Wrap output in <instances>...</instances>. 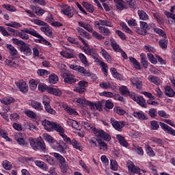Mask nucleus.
<instances>
[{
	"instance_id": "a19ab883",
	"label": "nucleus",
	"mask_w": 175,
	"mask_h": 175,
	"mask_svg": "<svg viewBox=\"0 0 175 175\" xmlns=\"http://www.w3.org/2000/svg\"><path fill=\"white\" fill-rule=\"evenodd\" d=\"M129 59L135 69H137V70H140V63H139L135 57H129Z\"/></svg>"
},
{
	"instance_id": "a211bd4d",
	"label": "nucleus",
	"mask_w": 175,
	"mask_h": 175,
	"mask_svg": "<svg viewBox=\"0 0 175 175\" xmlns=\"http://www.w3.org/2000/svg\"><path fill=\"white\" fill-rule=\"evenodd\" d=\"M67 51H60V55L64 58H75V51L73 49H70V48H66Z\"/></svg>"
},
{
	"instance_id": "49530a36",
	"label": "nucleus",
	"mask_w": 175,
	"mask_h": 175,
	"mask_svg": "<svg viewBox=\"0 0 175 175\" xmlns=\"http://www.w3.org/2000/svg\"><path fill=\"white\" fill-rule=\"evenodd\" d=\"M168 43L169 40L165 39H162L159 41V45L162 50H166L167 49Z\"/></svg>"
},
{
	"instance_id": "5701e85b",
	"label": "nucleus",
	"mask_w": 175,
	"mask_h": 175,
	"mask_svg": "<svg viewBox=\"0 0 175 175\" xmlns=\"http://www.w3.org/2000/svg\"><path fill=\"white\" fill-rule=\"evenodd\" d=\"M31 106L37 111H43L44 110L43 105H42V103L35 100H31Z\"/></svg>"
},
{
	"instance_id": "423d86ee",
	"label": "nucleus",
	"mask_w": 175,
	"mask_h": 175,
	"mask_svg": "<svg viewBox=\"0 0 175 175\" xmlns=\"http://www.w3.org/2000/svg\"><path fill=\"white\" fill-rule=\"evenodd\" d=\"M53 157L57 159L59 163V166L63 173H66L68 172V169H69V166L68 165V163L62 155L59 153L54 152Z\"/></svg>"
},
{
	"instance_id": "680f3d73",
	"label": "nucleus",
	"mask_w": 175,
	"mask_h": 175,
	"mask_svg": "<svg viewBox=\"0 0 175 175\" xmlns=\"http://www.w3.org/2000/svg\"><path fill=\"white\" fill-rule=\"evenodd\" d=\"M77 32L81 36H83V38H87L88 36V33L85 31L83 29H81V27L77 28Z\"/></svg>"
},
{
	"instance_id": "9d476101",
	"label": "nucleus",
	"mask_w": 175,
	"mask_h": 175,
	"mask_svg": "<svg viewBox=\"0 0 175 175\" xmlns=\"http://www.w3.org/2000/svg\"><path fill=\"white\" fill-rule=\"evenodd\" d=\"M127 166H128L129 174H131V175H135V174L142 175V173L140 172H142V170H140V168L139 167L135 165L133 162L129 161L127 163Z\"/></svg>"
},
{
	"instance_id": "39448f33",
	"label": "nucleus",
	"mask_w": 175,
	"mask_h": 175,
	"mask_svg": "<svg viewBox=\"0 0 175 175\" xmlns=\"http://www.w3.org/2000/svg\"><path fill=\"white\" fill-rule=\"evenodd\" d=\"M79 27L81 28H84L88 32H92V36L98 40H102L103 39V36H102L99 33L96 31H94V28L90 24L87 23V22L79 21L78 23Z\"/></svg>"
},
{
	"instance_id": "b1692460",
	"label": "nucleus",
	"mask_w": 175,
	"mask_h": 175,
	"mask_svg": "<svg viewBox=\"0 0 175 175\" xmlns=\"http://www.w3.org/2000/svg\"><path fill=\"white\" fill-rule=\"evenodd\" d=\"M16 85L19 88L21 92H23V94L28 92V85H27L25 81L18 82L16 83Z\"/></svg>"
},
{
	"instance_id": "774afa93",
	"label": "nucleus",
	"mask_w": 175,
	"mask_h": 175,
	"mask_svg": "<svg viewBox=\"0 0 175 175\" xmlns=\"http://www.w3.org/2000/svg\"><path fill=\"white\" fill-rule=\"evenodd\" d=\"M147 56L150 62H151V64H153L154 65L157 64V61L155 57H154V55H152V53H148Z\"/></svg>"
},
{
	"instance_id": "4d7b16f0",
	"label": "nucleus",
	"mask_w": 175,
	"mask_h": 175,
	"mask_svg": "<svg viewBox=\"0 0 175 175\" xmlns=\"http://www.w3.org/2000/svg\"><path fill=\"white\" fill-rule=\"evenodd\" d=\"M83 6L85 8L86 10L89 12L90 13H94V5L87 3V2H83Z\"/></svg>"
},
{
	"instance_id": "393cba45",
	"label": "nucleus",
	"mask_w": 175,
	"mask_h": 175,
	"mask_svg": "<svg viewBox=\"0 0 175 175\" xmlns=\"http://www.w3.org/2000/svg\"><path fill=\"white\" fill-rule=\"evenodd\" d=\"M81 124L83 126H84V128L87 129V131H89L90 132H93V133L94 134L95 131H98V129L94 127V124L88 122V121H83L81 122Z\"/></svg>"
},
{
	"instance_id": "6e6552de",
	"label": "nucleus",
	"mask_w": 175,
	"mask_h": 175,
	"mask_svg": "<svg viewBox=\"0 0 175 175\" xmlns=\"http://www.w3.org/2000/svg\"><path fill=\"white\" fill-rule=\"evenodd\" d=\"M64 142L66 143V144L72 146L73 148L77 150L78 151H83L84 148L83 145H81V143L79 142V141L75 138L70 139V137H68V138Z\"/></svg>"
},
{
	"instance_id": "cd10ccee",
	"label": "nucleus",
	"mask_w": 175,
	"mask_h": 175,
	"mask_svg": "<svg viewBox=\"0 0 175 175\" xmlns=\"http://www.w3.org/2000/svg\"><path fill=\"white\" fill-rule=\"evenodd\" d=\"M48 92L55 96H61V95H62V90L55 88H49L48 89Z\"/></svg>"
},
{
	"instance_id": "de8ad7c7",
	"label": "nucleus",
	"mask_w": 175,
	"mask_h": 175,
	"mask_svg": "<svg viewBox=\"0 0 175 175\" xmlns=\"http://www.w3.org/2000/svg\"><path fill=\"white\" fill-rule=\"evenodd\" d=\"M44 109L46 111V113H49V114H52V116H55L57 114V111L54 110L50 104H48L46 105H44Z\"/></svg>"
},
{
	"instance_id": "a18cd8bd",
	"label": "nucleus",
	"mask_w": 175,
	"mask_h": 175,
	"mask_svg": "<svg viewBox=\"0 0 175 175\" xmlns=\"http://www.w3.org/2000/svg\"><path fill=\"white\" fill-rule=\"evenodd\" d=\"M113 111L116 114H118V116H125V114H126V111L121 107H116Z\"/></svg>"
},
{
	"instance_id": "4be33fe9",
	"label": "nucleus",
	"mask_w": 175,
	"mask_h": 175,
	"mask_svg": "<svg viewBox=\"0 0 175 175\" xmlns=\"http://www.w3.org/2000/svg\"><path fill=\"white\" fill-rule=\"evenodd\" d=\"M160 126L163 129V131H165V132L169 133V135H172V136H175V130L167 124L163 122H160Z\"/></svg>"
},
{
	"instance_id": "864d4df0",
	"label": "nucleus",
	"mask_w": 175,
	"mask_h": 175,
	"mask_svg": "<svg viewBox=\"0 0 175 175\" xmlns=\"http://www.w3.org/2000/svg\"><path fill=\"white\" fill-rule=\"evenodd\" d=\"M49 80L50 84H57L58 82V76L55 74L51 75L49 76Z\"/></svg>"
},
{
	"instance_id": "c85d7f7f",
	"label": "nucleus",
	"mask_w": 175,
	"mask_h": 175,
	"mask_svg": "<svg viewBox=\"0 0 175 175\" xmlns=\"http://www.w3.org/2000/svg\"><path fill=\"white\" fill-rule=\"evenodd\" d=\"M6 48L10 51V54L12 55V57H17L18 55V52L17 51V49L14 48L12 44H7Z\"/></svg>"
},
{
	"instance_id": "338daca9",
	"label": "nucleus",
	"mask_w": 175,
	"mask_h": 175,
	"mask_svg": "<svg viewBox=\"0 0 175 175\" xmlns=\"http://www.w3.org/2000/svg\"><path fill=\"white\" fill-rule=\"evenodd\" d=\"M134 151L137 152L138 155L143 156L144 155V151L143 150V148L139 146H134Z\"/></svg>"
},
{
	"instance_id": "052dcab7",
	"label": "nucleus",
	"mask_w": 175,
	"mask_h": 175,
	"mask_svg": "<svg viewBox=\"0 0 175 175\" xmlns=\"http://www.w3.org/2000/svg\"><path fill=\"white\" fill-rule=\"evenodd\" d=\"M150 128L152 131H158L159 129V124L157 120H152L150 122Z\"/></svg>"
},
{
	"instance_id": "79ce46f5",
	"label": "nucleus",
	"mask_w": 175,
	"mask_h": 175,
	"mask_svg": "<svg viewBox=\"0 0 175 175\" xmlns=\"http://www.w3.org/2000/svg\"><path fill=\"white\" fill-rule=\"evenodd\" d=\"M116 3V8L118 10H124L125 9V4L122 0H113Z\"/></svg>"
},
{
	"instance_id": "bb28decb",
	"label": "nucleus",
	"mask_w": 175,
	"mask_h": 175,
	"mask_svg": "<svg viewBox=\"0 0 175 175\" xmlns=\"http://www.w3.org/2000/svg\"><path fill=\"white\" fill-rule=\"evenodd\" d=\"M139 25L141 29H143V31L141 32V35H146L147 31L150 29V25L145 21H139Z\"/></svg>"
},
{
	"instance_id": "0eeeda50",
	"label": "nucleus",
	"mask_w": 175,
	"mask_h": 175,
	"mask_svg": "<svg viewBox=\"0 0 175 175\" xmlns=\"http://www.w3.org/2000/svg\"><path fill=\"white\" fill-rule=\"evenodd\" d=\"M70 68L73 70L79 72V73H81L82 76H86L87 77H91L92 76V74L91 72H90V70H86L85 68H84V67L81 66H79L77 64H70Z\"/></svg>"
},
{
	"instance_id": "0e129e2a",
	"label": "nucleus",
	"mask_w": 175,
	"mask_h": 175,
	"mask_svg": "<svg viewBox=\"0 0 175 175\" xmlns=\"http://www.w3.org/2000/svg\"><path fill=\"white\" fill-rule=\"evenodd\" d=\"M120 27H122L123 31H125L127 33L132 35L133 32L131 31V30H130L129 27H128V25H126L125 23L121 22Z\"/></svg>"
},
{
	"instance_id": "f8f14e48",
	"label": "nucleus",
	"mask_w": 175,
	"mask_h": 175,
	"mask_svg": "<svg viewBox=\"0 0 175 175\" xmlns=\"http://www.w3.org/2000/svg\"><path fill=\"white\" fill-rule=\"evenodd\" d=\"M94 135L97 137L103 139V140H105V142H110V140H111V136L110 134L106 133L103 130L97 129V131H94Z\"/></svg>"
},
{
	"instance_id": "4c0bfd02",
	"label": "nucleus",
	"mask_w": 175,
	"mask_h": 175,
	"mask_svg": "<svg viewBox=\"0 0 175 175\" xmlns=\"http://www.w3.org/2000/svg\"><path fill=\"white\" fill-rule=\"evenodd\" d=\"M34 163L35 165H36V166L40 167V169H42V170H44L45 172H47V170H49V167H47V165L43 161H35Z\"/></svg>"
},
{
	"instance_id": "2eb2a0df",
	"label": "nucleus",
	"mask_w": 175,
	"mask_h": 175,
	"mask_svg": "<svg viewBox=\"0 0 175 175\" xmlns=\"http://www.w3.org/2000/svg\"><path fill=\"white\" fill-rule=\"evenodd\" d=\"M130 81L134 87H136L137 90H142L143 87V81H142V79L137 77H132L130 79Z\"/></svg>"
},
{
	"instance_id": "1a4fd4ad",
	"label": "nucleus",
	"mask_w": 175,
	"mask_h": 175,
	"mask_svg": "<svg viewBox=\"0 0 175 175\" xmlns=\"http://www.w3.org/2000/svg\"><path fill=\"white\" fill-rule=\"evenodd\" d=\"M55 144L53 145V148L55 151L60 152V154H65L66 152V143L62 140H59L55 142Z\"/></svg>"
},
{
	"instance_id": "aec40b11",
	"label": "nucleus",
	"mask_w": 175,
	"mask_h": 175,
	"mask_svg": "<svg viewBox=\"0 0 175 175\" xmlns=\"http://www.w3.org/2000/svg\"><path fill=\"white\" fill-rule=\"evenodd\" d=\"M62 13L63 14H64V16H67L68 17H69L70 18H72L74 16V12H75V9H73V8H70L68 5H66L63 10H62Z\"/></svg>"
},
{
	"instance_id": "13d9d810",
	"label": "nucleus",
	"mask_w": 175,
	"mask_h": 175,
	"mask_svg": "<svg viewBox=\"0 0 175 175\" xmlns=\"http://www.w3.org/2000/svg\"><path fill=\"white\" fill-rule=\"evenodd\" d=\"M110 169L114 172H117L118 170V163L116 160H111Z\"/></svg>"
},
{
	"instance_id": "bf43d9fd",
	"label": "nucleus",
	"mask_w": 175,
	"mask_h": 175,
	"mask_svg": "<svg viewBox=\"0 0 175 175\" xmlns=\"http://www.w3.org/2000/svg\"><path fill=\"white\" fill-rule=\"evenodd\" d=\"M2 166L5 170H10L12 169V165L10 162H9L8 160L3 161L2 163Z\"/></svg>"
},
{
	"instance_id": "c03bdc74",
	"label": "nucleus",
	"mask_w": 175,
	"mask_h": 175,
	"mask_svg": "<svg viewBox=\"0 0 175 175\" xmlns=\"http://www.w3.org/2000/svg\"><path fill=\"white\" fill-rule=\"evenodd\" d=\"M111 46L113 50H114V51H117L118 53H120L122 50L121 48H120V45H118L117 42H116L114 40H111Z\"/></svg>"
},
{
	"instance_id": "f257e3e1",
	"label": "nucleus",
	"mask_w": 175,
	"mask_h": 175,
	"mask_svg": "<svg viewBox=\"0 0 175 175\" xmlns=\"http://www.w3.org/2000/svg\"><path fill=\"white\" fill-rule=\"evenodd\" d=\"M27 33H29V35L34 36L35 38H38V39H39V42L42 43V44H45V46L51 47V43L44 39L43 36L39 34V33L33 28H24L21 29V31L18 33V37L21 38V39H23V40H28V39H29V36Z\"/></svg>"
},
{
	"instance_id": "7ed1b4c3",
	"label": "nucleus",
	"mask_w": 175,
	"mask_h": 175,
	"mask_svg": "<svg viewBox=\"0 0 175 175\" xmlns=\"http://www.w3.org/2000/svg\"><path fill=\"white\" fill-rule=\"evenodd\" d=\"M30 147H31L32 150L34 151H43V152H46L47 151V147L46 146V144L43 139L38 140L33 138L29 139Z\"/></svg>"
},
{
	"instance_id": "69168bd1",
	"label": "nucleus",
	"mask_w": 175,
	"mask_h": 175,
	"mask_svg": "<svg viewBox=\"0 0 175 175\" xmlns=\"http://www.w3.org/2000/svg\"><path fill=\"white\" fill-rule=\"evenodd\" d=\"M38 90H40L41 92H44L45 91H46L48 92V90H49V88H50V87H48L44 83H40L38 85Z\"/></svg>"
},
{
	"instance_id": "5fc2aeb1",
	"label": "nucleus",
	"mask_w": 175,
	"mask_h": 175,
	"mask_svg": "<svg viewBox=\"0 0 175 175\" xmlns=\"http://www.w3.org/2000/svg\"><path fill=\"white\" fill-rule=\"evenodd\" d=\"M119 91L121 95H125L126 96H128V95H129V93L131 92H129V90H128V88L124 85L120 88Z\"/></svg>"
},
{
	"instance_id": "58836bf2",
	"label": "nucleus",
	"mask_w": 175,
	"mask_h": 175,
	"mask_svg": "<svg viewBox=\"0 0 175 175\" xmlns=\"http://www.w3.org/2000/svg\"><path fill=\"white\" fill-rule=\"evenodd\" d=\"M153 29H154V32H155V33H157V35H159V36H162L163 38V39H166V38H167L166 33L161 29H159L154 26V27H153Z\"/></svg>"
},
{
	"instance_id": "473e14b6",
	"label": "nucleus",
	"mask_w": 175,
	"mask_h": 175,
	"mask_svg": "<svg viewBox=\"0 0 175 175\" xmlns=\"http://www.w3.org/2000/svg\"><path fill=\"white\" fill-rule=\"evenodd\" d=\"M165 94L166 96H168V98H174L175 92L173 90V88H172V86L167 85L165 88Z\"/></svg>"
},
{
	"instance_id": "603ef678",
	"label": "nucleus",
	"mask_w": 175,
	"mask_h": 175,
	"mask_svg": "<svg viewBox=\"0 0 175 175\" xmlns=\"http://www.w3.org/2000/svg\"><path fill=\"white\" fill-rule=\"evenodd\" d=\"M97 142L98 143L100 150H102L103 151H106L107 150V144H106V142L101 139H97Z\"/></svg>"
},
{
	"instance_id": "8fccbe9b",
	"label": "nucleus",
	"mask_w": 175,
	"mask_h": 175,
	"mask_svg": "<svg viewBox=\"0 0 175 175\" xmlns=\"http://www.w3.org/2000/svg\"><path fill=\"white\" fill-rule=\"evenodd\" d=\"M14 98L12 97H5L1 100V103L4 105H10L11 103H14Z\"/></svg>"
},
{
	"instance_id": "ea45409f",
	"label": "nucleus",
	"mask_w": 175,
	"mask_h": 175,
	"mask_svg": "<svg viewBox=\"0 0 175 175\" xmlns=\"http://www.w3.org/2000/svg\"><path fill=\"white\" fill-rule=\"evenodd\" d=\"M135 102L138 105H139V106H141L142 107H144V108L147 107V103H146V99H144L143 96H138Z\"/></svg>"
},
{
	"instance_id": "e2e57ef3",
	"label": "nucleus",
	"mask_w": 175,
	"mask_h": 175,
	"mask_svg": "<svg viewBox=\"0 0 175 175\" xmlns=\"http://www.w3.org/2000/svg\"><path fill=\"white\" fill-rule=\"evenodd\" d=\"M42 159H44V161H46L48 163H49V165H54V159L49 155H43Z\"/></svg>"
},
{
	"instance_id": "dca6fc26",
	"label": "nucleus",
	"mask_w": 175,
	"mask_h": 175,
	"mask_svg": "<svg viewBox=\"0 0 175 175\" xmlns=\"http://www.w3.org/2000/svg\"><path fill=\"white\" fill-rule=\"evenodd\" d=\"M53 131L58 132L59 136L62 137L64 142H65L66 139L68 137V135L65 134V129H64L62 126L58 124L57 123H56V124L55 125V128L53 129Z\"/></svg>"
},
{
	"instance_id": "9b49d317",
	"label": "nucleus",
	"mask_w": 175,
	"mask_h": 175,
	"mask_svg": "<svg viewBox=\"0 0 175 175\" xmlns=\"http://www.w3.org/2000/svg\"><path fill=\"white\" fill-rule=\"evenodd\" d=\"M110 122L114 129L118 131V132H122V128L125 126V122L117 121L114 118H111L110 119Z\"/></svg>"
},
{
	"instance_id": "09e8293b",
	"label": "nucleus",
	"mask_w": 175,
	"mask_h": 175,
	"mask_svg": "<svg viewBox=\"0 0 175 175\" xmlns=\"http://www.w3.org/2000/svg\"><path fill=\"white\" fill-rule=\"evenodd\" d=\"M31 9L36 14H38V16H42V14H44V10H42V8H40L39 7L32 6Z\"/></svg>"
},
{
	"instance_id": "6e6d98bb",
	"label": "nucleus",
	"mask_w": 175,
	"mask_h": 175,
	"mask_svg": "<svg viewBox=\"0 0 175 175\" xmlns=\"http://www.w3.org/2000/svg\"><path fill=\"white\" fill-rule=\"evenodd\" d=\"M100 66H101V70L104 75V76L107 77V64L103 62H100Z\"/></svg>"
},
{
	"instance_id": "37998d69",
	"label": "nucleus",
	"mask_w": 175,
	"mask_h": 175,
	"mask_svg": "<svg viewBox=\"0 0 175 175\" xmlns=\"http://www.w3.org/2000/svg\"><path fill=\"white\" fill-rule=\"evenodd\" d=\"M78 57L79 58L81 62L85 65V66H88V59H87L85 55L83 53H79Z\"/></svg>"
},
{
	"instance_id": "2f4dec72",
	"label": "nucleus",
	"mask_w": 175,
	"mask_h": 175,
	"mask_svg": "<svg viewBox=\"0 0 175 175\" xmlns=\"http://www.w3.org/2000/svg\"><path fill=\"white\" fill-rule=\"evenodd\" d=\"M99 87L103 90H110L113 88V83L111 81H103L100 83Z\"/></svg>"
},
{
	"instance_id": "c756f323",
	"label": "nucleus",
	"mask_w": 175,
	"mask_h": 175,
	"mask_svg": "<svg viewBox=\"0 0 175 175\" xmlns=\"http://www.w3.org/2000/svg\"><path fill=\"white\" fill-rule=\"evenodd\" d=\"M100 53L101 54L102 57H103V58L107 61V62H111V56H110V54H109V53H107L105 49L101 47L100 49Z\"/></svg>"
},
{
	"instance_id": "f3484780",
	"label": "nucleus",
	"mask_w": 175,
	"mask_h": 175,
	"mask_svg": "<svg viewBox=\"0 0 175 175\" xmlns=\"http://www.w3.org/2000/svg\"><path fill=\"white\" fill-rule=\"evenodd\" d=\"M20 51L23 53L24 55L29 56L32 54V49L31 45L24 42V44L20 46Z\"/></svg>"
},
{
	"instance_id": "6ab92c4d",
	"label": "nucleus",
	"mask_w": 175,
	"mask_h": 175,
	"mask_svg": "<svg viewBox=\"0 0 175 175\" xmlns=\"http://www.w3.org/2000/svg\"><path fill=\"white\" fill-rule=\"evenodd\" d=\"M15 140L19 146H23V147H27L28 146V142L24 139L23 134L18 133L15 135Z\"/></svg>"
},
{
	"instance_id": "412c9836",
	"label": "nucleus",
	"mask_w": 175,
	"mask_h": 175,
	"mask_svg": "<svg viewBox=\"0 0 175 175\" xmlns=\"http://www.w3.org/2000/svg\"><path fill=\"white\" fill-rule=\"evenodd\" d=\"M132 116L135 117V118L141 120L142 121L147 120V116H146V113L143 112V111H134L132 113Z\"/></svg>"
},
{
	"instance_id": "c9c22d12",
	"label": "nucleus",
	"mask_w": 175,
	"mask_h": 175,
	"mask_svg": "<svg viewBox=\"0 0 175 175\" xmlns=\"http://www.w3.org/2000/svg\"><path fill=\"white\" fill-rule=\"evenodd\" d=\"M42 137L49 144H54V143H55L54 137L47 133L42 134Z\"/></svg>"
},
{
	"instance_id": "a878e982",
	"label": "nucleus",
	"mask_w": 175,
	"mask_h": 175,
	"mask_svg": "<svg viewBox=\"0 0 175 175\" xmlns=\"http://www.w3.org/2000/svg\"><path fill=\"white\" fill-rule=\"evenodd\" d=\"M148 80L150 83H152L155 85H159L162 83V81L158 77L154 75H149L148 77Z\"/></svg>"
},
{
	"instance_id": "3c124183",
	"label": "nucleus",
	"mask_w": 175,
	"mask_h": 175,
	"mask_svg": "<svg viewBox=\"0 0 175 175\" xmlns=\"http://www.w3.org/2000/svg\"><path fill=\"white\" fill-rule=\"evenodd\" d=\"M6 27H12V28H21L23 25L20 23L12 21L5 24Z\"/></svg>"
},
{
	"instance_id": "ddd939ff",
	"label": "nucleus",
	"mask_w": 175,
	"mask_h": 175,
	"mask_svg": "<svg viewBox=\"0 0 175 175\" xmlns=\"http://www.w3.org/2000/svg\"><path fill=\"white\" fill-rule=\"evenodd\" d=\"M88 87V82L85 81H81L78 83L77 87H74L73 91L78 92L79 94H84L85 92V88Z\"/></svg>"
},
{
	"instance_id": "f704fd0d",
	"label": "nucleus",
	"mask_w": 175,
	"mask_h": 175,
	"mask_svg": "<svg viewBox=\"0 0 175 175\" xmlns=\"http://www.w3.org/2000/svg\"><path fill=\"white\" fill-rule=\"evenodd\" d=\"M137 14L139 17V20H143L144 21H147L148 20L149 16L148 14L143 10H139L137 11Z\"/></svg>"
},
{
	"instance_id": "20e7f679",
	"label": "nucleus",
	"mask_w": 175,
	"mask_h": 175,
	"mask_svg": "<svg viewBox=\"0 0 175 175\" xmlns=\"http://www.w3.org/2000/svg\"><path fill=\"white\" fill-rule=\"evenodd\" d=\"M60 75L63 77L64 82L67 83V84H75L77 83L79 80L75 78V75L72 74L69 70L63 68L60 71Z\"/></svg>"
},
{
	"instance_id": "4468645a",
	"label": "nucleus",
	"mask_w": 175,
	"mask_h": 175,
	"mask_svg": "<svg viewBox=\"0 0 175 175\" xmlns=\"http://www.w3.org/2000/svg\"><path fill=\"white\" fill-rule=\"evenodd\" d=\"M57 123L54 122H51L48 120H44L42 122V125L44 126V129L48 131V132H53L54 131V128L55 127Z\"/></svg>"
},
{
	"instance_id": "e433bc0d",
	"label": "nucleus",
	"mask_w": 175,
	"mask_h": 175,
	"mask_svg": "<svg viewBox=\"0 0 175 175\" xmlns=\"http://www.w3.org/2000/svg\"><path fill=\"white\" fill-rule=\"evenodd\" d=\"M64 108L70 116H73L74 117L79 116V113H77L76 110L70 108V107L68 106L67 105H65Z\"/></svg>"
},
{
	"instance_id": "f03ea898",
	"label": "nucleus",
	"mask_w": 175,
	"mask_h": 175,
	"mask_svg": "<svg viewBox=\"0 0 175 175\" xmlns=\"http://www.w3.org/2000/svg\"><path fill=\"white\" fill-rule=\"evenodd\" d=\"M94 27L98 29L100 33H102L105 36H110L111 31L107 27L113 28V23L106 19H99L94 21Z\"/></svg>"
},
{
	"instance_id": "7c9ffc66",
	"label": "nucleus",
	"mask_w": 175,
	"mask_h": 175,
	"mask_svg": "<svg viewBox=\"0 0 175 175\" xmlns=\"http://www.w3.org/2000/svg\"><path fill=\"white\" fill-rule=\"evenodd\" d=\"M116 139L119 142L120 146H123V147H128V146H129V144H128V142H126V139H125L124 136L121 135H117Z\"/></svg>"
},
{
	"instance_id": "72a5a7b5",
	"label": "nucleus",
	"mask_w": 175,
	"mask_h": 175,
	"mask_svg": "<svg viewBox=\"0 0 175 175\" xmlns=\"http://www.w3.org/2000/svg\"><path fill=\"white\" fill-rule=\"evenodd\" d=\"M75 100L78 106H81L82 107H85V106H87L89 102V101H87V100H85V98L84 97L76 98Z\"/></svg>"
}]
</instances>
